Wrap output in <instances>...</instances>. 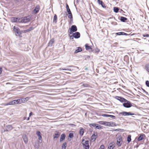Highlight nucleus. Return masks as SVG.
Returning <instances> with one entry per match:
<instances>
[{
  "label": "nucleus",
  "mask_w": 149,
  "mask_h": 149,
  "mask_svg": "<svg viewBox=\"0 0 149 149\" xmlns=\"http://www.w3.org/2000/svg\"><path fill=\"white\" fill-rule=\"evenodd\" d=\"M29 29H30V30L31 31L33 29L32 27H31L29 28Z\"/></svg>",
  "instance_id": "obj_57"
},
{
  "label": "nucleus",
  "mask_w": 149,
  "mask_h": 149,
  "mask_svg": "<svg viewBox=\"0 0 149 149\" xmlns=\"http://www.w3.org/2000/svg\"><path fill=\"white\" fill-rule=\"evenodd\" d=\"M42 137H41V136H40V137H38V139L39 140L42 141Z\"/></svg>",
  "instance_id": "obj_52"
},
{
  "label": "nucleus",
  "mask_w": 149,
  "mask_h": 149,
  "mask_svg": "<svg viewBox=\"0 0 149 149\" xmlns=\"http://www.w3.org/2000/svg\"><path fill=\"white\" fill-rule=\"evenodd\" d=\"M77 49H76L75 51V53H78L82 51L81 48L80 47H77Z\"/></svg>",
  "instance_id": "obj_23"
},
{
  "label": "nucleus",
  "mask_w": 149,
  "mask_h": 149,
  "mask_svg": "<svg viewBox=\"0 0 149 149\" xmlns=\"http://www.w3.org/2000/svg\"><path fill=\"white\" fill-rule=\"evenodd\" d=\"M2 72V69L1 68H0V74H1Z\"/></svg>",
  "instance_id": "obj_53"
},
{
  "label": "nucleus",
  "mask_w": 149,
  "mask_h": 149,
  "mask_svg": "<svg viewBox=\"0 0 149 149\" xmlns=\"http://www.w3.org/2000/svg\"><path fill=\"white\" fill-rule=\"evenodd\" d=\"M100 51V50L97 48H96L95 49V52H98Z\"/></svg>",
  "instance_id": "obj_50"
},
{
  "label": "nucleus",
  "mask_w": 149,
  "mask_h": 149,
  "mask_svg": "<svg viewBox=\"0 0 149 149\" xmlns=\"http://www.w3.org/2000/svg\"><path fill=\"white\" fill-rule=\"evenodd\" d=\"M40 8V7L39 6H36L33 11V13L34 14L37 13L39 11Z\"/></svg>",
  "instance_id": "obj_10"
},
{
  "label": "nucleus",
  "mask_w": 149,
  "mask_h": 149,
  "mask_svg": "<svg viewBox=\"0 0 149 149\" xmlns=\"http://www.w3.org/2000/svg\"><path fill=\"white\" fill-rule=\"evenodd\" d=\"M104 145H102L100 146V147L99 148V149H104Z\"/></svg>",
  "instance_id": "obj_42"
},
{
  "label": "nucleus",
  "mask_w": 149,
  "mask_h": 149,
  "mask_svg": "<svg viewBox=\"0 0 149 149\" xmlns=\"http://www.w3.org/2000/svg\"><path fill=\"white\" fill-rule=\"evenodd\" d=\"M114 146L111 143L109 144L108 146V148L109 149H113L114 147Z\"/></svg>",
  "instance_id": "obj_27"
},
{
  "label": "nucleus",
  "mask_w": 149,
  "mask_h": 149,
  "mask_svg": "<svg viewBox=\"0 0 149 149\" xmlns=\"http://www.w3.org/2000/svg\"><path fill=\"white\" fill-rule=\"evenodd\" d=\"M82 85L84 87H88V85L87 84H83Z\"/></svg>",
  "instance_id": "obj_45"
},
{
  "label": "nucleus",
  "mask_w": 149,
  "mask_h": 149,
  "mask_svg": "<svg viewBox=\"0 0 149 149\" xmlns=\"http://www.w3.org/2000/svg\"><path fill=\"white\" fill-rule=\"evenodd\" d=\"M117 145L118 147L121 146L122 143V138L120 136H118L117 138Z\"/></svg>",
  "instance_id": "obj_4"
},
{
  "label": "nucleus",
  "mask_w": 149,
  "mask_h": 149,
  "mask_svg": "<svg viewBox=\"0 0 149 149\" xmlns=\"http://www.w3.org/2000/svg\"><path fill=\"white\" fill-rule=\"evenodd\" d=\"M109 117H111L113 119H115V117L114 116L109 115Z\"/></svg>",
  "instance_id": "obj_44"
},
{
  "label": "nucleus",
  "mask_w": 149,
  "mask_h": 149,
  "mask_svg": "<svg viewBox=\"0 0 149 149\" xmlns=\"http://www.w3.org/2000/svg\"><path fill=\"white\" fill-rule=\"evenodd\" d=\"M15 103L16 104H21L22 103L21 102L22 100L21 99H18L17 100H15Z\"/></svg>",
  "instance_id": "obj_20"
},
{
  "label": "nucleus",
  "mask_w": 149,
  "mask_h": 149,
  "mask_svg": "<svg viewBox=\"0 0 149 149\" xmlns=\"http://www.w3.org/2000/svg\"><path fill=\"white\" fill-rule=\"evenodd\" d=\"M123 105L124 107L126 108H130L132 106L131 103L127 101H126L125 103H123Z\"/></svg>",
  "instance_id": "obj_5"
},
{
  "label": "nucleus",
  "mask_w": 149,
  "mask_h": 149,
  "mask_svg": "<svg viewBox=\"0 0 149 149\" xmlns=\"http://www.w3.org/2000/svg\"><path fill=\"white\" fill-rule=\"evenodd\" d=\"M59 136V134L58 133H57L56 134H55L54 135V139H57L58 136Z\"/></svg>",
  "instance_id": "obj_28"
},
{
  "label": "nucleus",
  "mask_w": 149,
  "mask_h": 149,
  "mask_svg": "<svg viewBox=\"0 0 149 149\" xmlns=\"http://www.w3.org/2000/svg\"><path fill=\"white\" fill-rule=\"evenodd\" d=\"M67 12L68 14V17L70 18L71 20L72 19V15L70 9L67 10Z\"/></svg>",
  "instance_id": "obj_11"
},
{
  "label": "nucleus",
  "mask_w": 149,
  "mask_h": 149,
  "mask_svg": "<svg viewBox=\"0 0 149 149\" xmlns=\"http://www.w3.org/2000/svg\"><path fill=\"white\" fill-rule=\"evenodd\" d=\"M13 127L11 125H8L6 126V131H9L12 130Z\"/></svg>",
  "instance_id": "obj_18"
},
{
  "label": "nucleus",
  "mask_w": 149,
  "mask_h": 149,
  "mask_svg": "<svg viewBox=\"0 0 149 149\" xmlns=\"http://www.w3.org/2000/svg\"><path fill=\"white\" fill-rule=\"evenodd\" d=\"M89 141L87 140H85L84 139L82 140V143L83 144V147L85 149H89V146L88 143Z\"/></svg>",
  "instance_id": "obj_1"
},
{
  "label": "nucleus",
  "mask_w": 149,
  "mask_h": 149,
  "mask_svg": "<svg viewBox=\"0 0 149 149\" xmlns=\"http://www.w3.org/2000/svg\"><path fill=\"white\" fill-rule=\"evenodd\" d=\"M20 23H27L30 21V19L27 17L20 18Z\"/></svg>",
  "instance_id": "obj_2"
},
{
  "label": "nucleus",
  "mask_w": 149,
  "mask_h": 149,
  "mask_svg": "<svg viewBox=\"0 0 149 149\" xmlns=\"http://www.w3.org/2000/svg\"><path fill=\"white\" fill-rule=\"evenodd\" d=\"M145 136V135L144 134H140V136L138 138V141H140L143 140Z\"/></svg>",
  "instance_id": "obj_13"
},
{
  "label": "nucleus",
  "mask_w": 149,
  "mask_h": 149,
  "mask_svg": "<svg viewBox=\"0 0 149 149\" xmlns=\"http://www.w3.org/2000/svg\"><path fill=\"white\" fill-rule=\"evenodd\" d=\"M54 42V40L53 39H52L49 42V46H52L53 43Z\"/></svg>",
  "instance_id": "obj_21"
},
{
  "label": "nucleus",
  "mask_w": 149,
  "mask_h": 149,
  "mask_svg": "<svg viewBox=\"0 0 149 149\" xmlns=\"http://www.w3.org/2000/svg\"><path fill=\"white\" fill-rule=\"evenodd\" d=\"M36 134L38 136V137H39L40 136H41V134L40 132L39 131H38L36 132Z\"/></svg>",
  "instance_id": "obj_35"
},
{
  "label": "nucleus",
  "mask_w": 149,
  "mask_h": 149,
  "mask_svg": "<svg viewBox=\"0 0 149 149\" xmlns=\"http://www.w3.org/2000/svg\"><path fill=\"white\" fill-rule=\"evenodd\" d=\"M66 145L67 144L65 142L62 145V149H65Z\"/></svg>",
  "instance_id": "obj_30"
},
{
  "label": "nucleus",
  "mask_w": 149,
  "mask_h": 149,
  "mask_svg": "<svg viewBox=\"0 0 149 149\" xmlns=\"http://www.w3.org/2000/svg\"><path fill=\"white\" fill-rule=\"evenodd\" d=\"M29 117H28V118H27V120H29Z\"/></svg>",
  "instance_id": "obj_58"
},
{
  "label": "nucleus",
  "mask_w": 149,
  "mask_h": 149,
  "mask_svg": "<svg viewBox=\"0 0 149 149\" xmlns=\"http://www.w3.org/2000/svg\"><path fill=\"white\" fill-rule=\"evenodd\" d=\"M10 105H14L16 104L15 100L10 102Z\"/></svg>",
  "instance_id": "obj_34"
},
{
  "label": "nucleus",
  "mask_w": 149,
  "mask_h": 149,
  "mask_svg": "<svg viewBox=\"0 0 149 149\" xmlns=\"http://www.w3.org/2000/svg\"><path fill=\"white\" fill-rule=\"evenodd\" d=\"M30 31V29H27L26 30H25V31L24 32H29V31Z\"/></svg>",
  "instance_id": "obj_51"
},
{
  "label": "nucleus",
  "mask_w": 149,
  "mask_h": 149,
  "mask_svg": "<svg viewBox=\"0 0 149 149\" xmlns=\"http://www.w3.org/2000/svg\"><path fill=\"white\" fill-rule=\"evenodd\" d=\"M84 132V130L83 128H81L79 130V134L82 136L83 135Z\"/></svg>",
  "instance_id": "obj_17"
},
{
  "label": "nucleus",
  "mask_w": 149,
  "mask_h": 149,
  "mask_svg": "<svg viewBox=\"0 0 149 149\" xmlns=\"http://www.w3.org/2000/svg\"><path fill=\"white\" fill-rule=\"evenodd\" d=\"M122 35H125L127 34L126 33L123 32H122Z\"/></svg>",
  "instance_id": "obj_55"
},
{
  "label": "nucleus",
  "mask_w": 149,
  "mask_h": 149,
  "mask_svg": "<svg viewBox=\"0 0 149 149\" xmlns=\"http://www.w3.org/2000/svg\"><path fill=\"white\" fill-rule=\"evenodd\" d=\"M114 11L115 13H118L119 10V8L116 7H114L113 8Z\"/></svg>",
  "instance_id": "obj_31"
},
{
  "label": "nucleus",
  "mask_w": 149,
  "mask_h": 149,
  "mask_svg": "<svg viewBox=\"0 0 149 149\" xmlns=\"http://www.w3.org/2000/svg\"><path fill=\"white\" fill-rule=\"evenodd\" d=\"M96 128L98 129H101V126L99 125L98 124H97L96 126Z\"/></svg>",
  "instance_id": "obj_37"
},
{
  "label": "nucleus",
  "mask_w": 149,
  "mask_h": 149,
  "mask_svg": "<svg viewBox=\"0 0 149 149\" xmlns=\"http://www.w3.org/2000/svg\"><path fill=\"white\" fill-rule=\"evenodd\" d=\"M72 36H73L75 38H78L80 37V34L79 32H76L74 33L73 35L71 36L70 37L71 38Z\"/></svg>",
  "instance_id": "obj_9"
},
{
  "label": "nucleus",
  "mask_w": 149,
  "mask_h": 149,
  "mask_svg": "<svg viewBox=\"0 0 149 149\" xmlns=\"http://www.w3.org/2000/svg\"><path fill=\"white\" fill-rule=\"evenodd\" d=\"M120 114H121L123 116H128L129 115H134V114L130 112H127L124 111L120 113L119 115H120Z\"/></svg>",
  "instance_id": "obj_6"
},
{
  "label": "nucleus",
  "mask_w": 149,
  "mask_h": 149,
  "mask_svg": "<svg viewBox=\"0 0 149 149\" xmlns=\"http://www.w3.org/2000/svg\"><path fill=\"white\" fill-rule=\"evenodd\" d=\"M57 19V16L56 15H55L54 17L53 22H55V23H56V22H57V21H56Z\"/></svg>",
  "instance_id": "obj_32"
},
{
  "label": "nucleus",
  "mask_w": 149,
  "mask_h": 149,
  "mask_svg": "<svg viewBox=\"0 0 149 149\" xmlns=\"http://www.w3.org/2000/svg\"><path fill=\"white\" fill-rule=\"evenodd\" d=\"M13 31L17 34L19 36H20V35L21 34V33L19 31L20 30L18 28L14 26L13 27Z\"/></svg>",
  "instance_id": "obj_7"
},
{
  "label": "nucleus",
  "mask_w": 149,
  "mask_h": 149,
  "mask_svg": "<svg viewBox=\"0 0 149 149\" xmlns=\"http://www.w3.org/2000/svg\"><path fill=\"white\" fill-rule=\"evenodd\" d=\"M117 97V99L119 100L121 102H124V101L125 100L123 97Z\"/></svg>",
  "instance_id": "obj_19"
},
{
  "label": "nucleus",
  "mask_w": 149,
  "mask_h": 149,
  "mask_svg": "<svg viewBox=\"0 0 149 149\" xmlns=\"http://www.w3.org/2000/svg\"><path fill=\"white\" fill-rule=\"evenodd\" d=\"M73 134H72L71 133H70L69 134V136L70 138H72L73 137Z\"/></svg>",
  "instance_id": "obj_39"
},
{
  "label": "nucleus",
  "mask_w": 149,
  "mask_h": 149,
  "mask_svg": "<svg viewBox=\"0 0 149 149\" xmlns=\"http://www.w3.org/2000/svg\"><path fill=\"white\" fill-rule=\"evenodd\" d=\"M120 20L123 22H125L127 20V19L126 17H120Z\"/></svg>",
  "instance_id": "obj_22"
},
{
  "label": "nucleus",
  "mask_w": 149,
  "mask_h": 149,
  "mask_svg": "<svg viewBox=\"0 0 149 149\" xmlns=\"http://www.w3.org/2000/svg\"><path fill=\"white\" fill-rule=\"evenodd\" d=\"M66 8L67 10H68H68L70 9V8H69V6L67 4H66Z\"/></svg>",
  "instance_id": "obj_46"
},
{
  "label": "nucleus",
  "mask_w": 149,
  "mask_h": 149,
  "mask_svg": "<svg viewBox=\"0 0 149 149\" xmlns=\"http://www.w3.org/2000/svg\"><path fill=\"white\" fill-rule=\"evenodd\" d=\"M22 138L24 143H27L28 142V139L26 136L25 135H23Z\"/></svg>",
  "instance_id": "obj_15"
},
{
  "label": "nucleus",
  "mask_w": 149,
  "mask_h": 149,
  "mask_svg": "<svg viewBox=\"0 0 149 149\" xmlns=\"http://www.w3.org/2000/svg\"><path fill=\"white\" fill-rule=\"evenodd\" d=\"M97 124L96 123H92L90 125H92L93 127H96V126Z\"/></svg>",
  "instance_id": "obj_41"
},
{
  "label": "nucleus",
  "mask_w": 149,
  "mask_h": 149,
  "mask_svg": "<svg viewBox=\"0 0 149 149\" xmlns=\"http://www.w3.org/2000/svg\"><path fill=\"white\" fill-rule=\"evenodd\" d=\"M72 31L74 32L76 31H77V28L76 26L75 25H72L71 28L70 29Z\"/></svg>",
  "instance_id": "obj_14"
},
{
  "label": "nucleus",
  "mask_w": 149,
  "mask_h": 149,
  "mask_svg": "<svg viewBox=\"0 0 149 149\" xmlns=\"http://www.w3.org/2000/svg\"><path fill=\"white\" fill-rule=\"evenodd\" d=\"M20 18L13 17L10 19L11 21L13 22L20 23Z\"/></svg>",
  "instance_id": "obj_3"
},
{
  "label": "nucleus",
  "mask_w": 149,
  "mask_h": 149,
  "mask_svg": "<svg viewBox=\"0 0 149 149\" xmlns=\"http://www.w3.org/2000/svg\"><path fill=\"white\" fill-rule=\"evenodd\" d=\"M33 114V113L32 112H31L30 113H29V117H30V116H31V115H32Z\"/></svg>",
  "instance_id": "obj_54"
},
{
  "label": "nucleus",
  "mask_w": 149,
  "mask_h": 149,
  "mask_svg": "<svg viewBox=\"0 0 149 149\" xmlns=\"http://www.w3.org/2000/svg\"><path fill=\"white\" fill-rule=\"evenodd\" d=\"M97 2L99 5H101L103 8H106L104 4L102 2V1L101 0H97Z\"/></svg>",
  "instance_id": "obj_12"
},
{
  "label": "nucleus",
  "mask_w": 149,
  "mask_h": 149,
  "mask_svg": "<svg viewBox=\"0 0 149 149\" xmlns=\"http://www.w3.org/2000/svg\"><path fill=\"white\" fill-rule=\"evenodd\" d=\"M146 84L147 86L149 87V81H146Z\"/></svg>",
  "instance_id": "obj_43"
},
{
  "label": "nucleus",
  "mask_w": 149,
  "mask_h": 149,
  "mask_svg": "<svg viewBox=\"0 0 149 149\" xmlns=\"http://www.w3.org/2000/svg\"><path fill=\"white\" fill-rule=\"evenodd\" d=\"M122 32L117 33H116V34L118 35H122Z\"/></svg>",
  "instance_id": "obj_49"
},
{
  "label": "nucleus",
  "mask_w": 149,
  "mask_h": 149,
  "mask_svg": "<svg viewBox=\"0 0 149 149\" xmlns=\"http://www.w3.org/2000/svg\"><path fill=\"white\" fill-rule=\"evenodd\" d=\"M85 48L87 50H88L89 49H92L91 47L88 46L87 44H86L85 45Z\"/></svg>",
  "instance_id": "obj_29"
},
{
  "label": "nucleus",
  "mask_w": 149,
  "mask_h": 149,
  "mask_svg": "<svg viewBox=\"0 0 149 149\" xmlns=\"http://www.w3.org/2000/svg\"><path fill=\"white\" fill-rule=\"evenodd\" d=\"M73 32H74L73 31H72L71 29H70V31L69 32V33L70 34H73V35L74 33H73Z\"/></svg>",
  "instance_id": "obj_47"
},
{
  "label": "nucleus",
  "mask_w": 149,
  "mask_h": 149,
  "mask_svg": "<svg viewBox=\"0 0 149 149\" xmlns=\"http://www.w3.org/2000/svg\"><path fill=\"white\" fill-rule=\"evenodd\" d=\"M105 122V121H101L99 122L98 123H99V124H100L104 125Z\"/></svg>",
  "instance_id": "obj_36"
},
{
  "label": "nucleus",
  "mask_w": 149,
  "mask_h": 149,
  "mask_svg": "<svg viewBox=\"0 0 149 149\" xmlns=\"http://www.w3.org/2000/svg\"><path fill=\"white\" fill-rule=\"evenodd\" d=\"M60 69L61 70H66V71H71V70L68 68H67L66 69H63V68H60Z\"/></svg>",
  "instance_id": "obj_38"
},
{
  "label": "nucleus",
  "mask_w": 149,
  "mask_h": 149,
  "mask_svg": "<svg viewBox=\"0 0 149 149\" xmlns=\"http://www.w3.org/2000/svg\"><path fill=\"white\" fill-rule=\"evenodd\" d=\"M96 136H95V134L92 135L91 137V140L93 141H94L96 139Z\"/></svg>",
  "instance_id": "obj_25"
},
{
  "label": "nucleus",
  "mask_w": 149,
  "mask_h": 149,
  "mask_svg": "<svg viewBox=\"0 0 149 149\" xmlns=\"http://www.w3.org/2000/svg\"><path fill=\"white\" fill-rule=\"evenodd\" d=\"M102 116L103 117H109V115H108L107 114H103L102 115Z\"/></svg>",
  "instance_id": "obj_40"
},
{
  "label": "nucleus",
  "mask_w": 149,
  "mask_h": 149,
  "mask_svg": "<svg viewBox=\"0 0 149 149\" xmlns=\"http://www.w3.org/2000/svg\"><path fill=\"white\" fill-rule=\"evenodd\" d=\"M65 137V134H62L61 135L60 139V142H61L63 141L64 140Z\"/></svg>",
  "instance_id": "obj_16"
},
{
  "label": "nucleus",
  "mask_w": 149,
  "mask_h": 149,
  "mask_svg": "<svg viewBox=\"0 0 149 149\" xmlns=\"http://www.w3.org/2000/svg\"><path fill=\"white\" fill-rule=\"evenodd\" d=\"M145 69L147 71L149 72V63L145 65Z\"/></svg>",
  "instance_id": "obj_24"
},
{
  "label": "nucleus",
  "mask_w": 149,
  "mask_h": 149,
  "mask_svg": "<svg viewBox=\"0 0 149 149\" xmlns=\"http://www.w3.org/2000/svg\"><path fill=\"white\" fill-rule=\"evenodd\" d=\"M104 125L108 126H113L115 125V124L113 122H105Z\"/></svg>",
  "instance_id": "obj_8"
},
{
  "label": "nucleus",
  "mask_w": 149,
  "mask_h": 149,
  "mask_svg": "<svg viewBox=\"0 0 149 149\" xmlns=\"http://www.w3.org/2000/svg\"><path fill=\"white\" fill-rule=\"evenodd\" d=\"M22 100V103L24 102H25L26 101H27L28 100V98L26 97V98H24L22 99H21Z\"/></svg>",
  "instance_id": "obj_26"
},
{
  "label": "nucleus",
  "mask_w": 149,
  "mask_h": 149,
  "mask_svg": "<svg viewBox=\"0 0 149 149\" xmlns=\"http://www.w3.org/2000/svg\"><path fill=\"white\" fill-rule=\"evenodd\" d=\"M148 29H149V26H148Z\"/></svg>",
  "instance_id": "obj_59"
},
{
  "label": "nucleus",
  "mask_w": 149,
  "mask_h": 149,
  "mask_svg": "<svg viewBox=\"0 0 149 149\" xmlns=\"http://www.w3.org/2000/svg\"><path fill=\"white\" fill-rule=\"evenodd\" d=\"M131 136L130 135H129L127 138V141L129 142H130L131 140Z\"/></svg>",
  "instance_id": "obj_33"
},
{
  "label": "nucleus",
  "mask_w": 149,
  "mask_h": 149,
  "mask_svg": "<svg viewBox=\"0 0 149 149\" xmlns=\"http://www.w3.org/2000/svg\"><path fill=\"white\" fill-rule=\"evenodd\" d=\"M10 105V103L9 102V103H8L6 104H5V106H7V105Z\"/></svg>",
  "instance_id": "obj_56"
},
{
  "label": "nucleus",
  "mask_w": 149,
  "mask_h": 149,
  "mask_svg": "<svg viewBox=\"0 0 149 149\" xmlns=\"http://www.w3.org/2000/svg\"><path fill=\"white\" fill-rule=\"evenodd\" d=\"M143 36L144 37H149V34H147L146 35H143Z\"/></svg>",
  "instance_id": "obj_48"
}]
</instances>
